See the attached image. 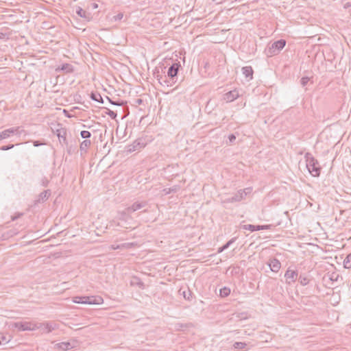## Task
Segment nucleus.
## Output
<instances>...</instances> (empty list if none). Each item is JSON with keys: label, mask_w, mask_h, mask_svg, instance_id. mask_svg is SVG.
<instances>
[{"label": "nucleus", "mask_w": 351, "mask_h": 351, "mask_svg": "<svg viewBox=\"0 0 351 351\" xmlns=\"http://www.w3.org/2000/svg\"><path fill=\"white\" fill-rule=\"evenodd\" d=\"M306 165L310 174L313 177H319L321 173L322 167L317 159L309 152L304 155Z\"/></svg>", "instance_id": "obj_1"}, {"label": "nucleus", "mask_w": 351, "mask_h": 351, "mask_svg": "<svg viewBox=\"0 0 351 351\" xmlns=\"http://www.w3.org/2000/svg\"><path fill=\"white\" fill-rule=\"evenodd\" d=\"M180 62L173 63L168 69L167 75H165V85L172 86L178 81V73L180 68Z\"/></svg>", "instance_id": "obj_2"}, {"label": "nucleus", "mask_w": 351, "mask_h": 351, "mask_svg": "<svg viewBox=\"0 0 351 351\" xmlns=\"http://www.w3.org/2000/svg\"><path fill=\"white\" fill-rule=\"evenodd\" d=\"M286 45V40L280 39L269 45L266 49L267 56H273L277 55Z\"/></svg>", "instance_id": "obj_3"}, {"label": "nucleus", "mask_w": 351, "mask_h": 351, "mask_svg": "<svg viewBox=\"0 0 351 351\" xmlns=\"http://www.w3.org/2000/svg\"><path fill=\"white\" fill-rule=\"evenodd\" d=\"M103 299L101 297L77 296L74 297L73 302L77 304H98Z\"/></svg>", "instance_id": "obj_4"}, {"label": "nucleus", "mask_w": 351, "mask_h": 351, "mask_svg": "<svg viewBox=\"0 0 351 351\" xmlns=\"http://www.w3.org/2000/svg\"><path fill=\"white\" fill-rule=\"evenodd\" d=\"M145 205L146 202H134L131 206L128 207L123 212L121 213L119 219L124 220L127 214L135 212L143 208L145 206Z\"/></svg>", "instance_id": "obj_5"}, {"label": "nucleus", "mask_w": 351, "mask_h": 351, "mask_svg": "<svg viewBox=\"0 0 351 351\" xmlns=\"http://www.w3.org/2000/svg\"><path fill=\"white\" fill-rule=\"evenodd\" d=\"M23 131L20 127L11 128L0 132V138L5 139L13 134L21 135Z\"/></svg>", "instance_id": "obj_6"}, {"label": "nucleus", "mask_w": 351, "mask_h": 351, "mask_svg": "<svg viewBox=\"0 0 351 351\" xmlns=\"http://www.w3.org/2000/svg\"><path fill=\"white\" fill-rule=\"evenodd\" d=\"M298 271L291 269V268L289 267L285 274L286 283L288 285H291L293 282H295L296 281V280L298 279Z\"/></svg>", "instance_id": "obj_7"}, {"label": "nucleus", "mask_w": 351, "mask_h": 351, "mask_svg": "<svg viewBox=\"0 0 351 351\" xmlns=\"http://www.w3.org/2000/svg\"><path fill=\"white\" fill-rule=\"evenodd\" d=\"M247 195V193L245 190H239L236 194L231 197H228L224 200L226 203H232L236 202H240Z\"/></svg>", "instance_id": "obj_8"}, {"label": "nucleus", "mask_w": 351, "mask_h": 351, "mask_svg": "<svg viewBox=\"0 0 351 351\" xmlns=\"http://www.w3.org/2000/svg\"><path fill=\"white\" fill-rule=\"evenodd\" d=\"M51 190L47 189L41 192L34 200V205L46 202L51 195Z\"/></svg>", "instance_id": "obj_9"}, {"label": "nucleus", "mask_w": 351, "mask_h": 351, "mask_svg": "<svg viewBox=\"0 0 351 351\" xmlns=\"http://www.w3.org/2000/svg\"><path fill=\"white\" fill-rule=\"evenodd\" d=\"M145 144L142 139H137L134 143L128 147V152H132L134 151H139L141 148L144 147Z\"/></svg>", "instance_id": "obj_10"}, {"label": "nucleus", "mask_w": 351, "mask_h": 351, "mask_svg": "<svg viewBox=\"0 0 351 351\" xmlns=\"http://www.w3.org/2000/svg\"><path fill=\"white\" fill-rule=\"evenodd\" d=\"M239 96L240 94L239 93V90L237 89H234L224 94L223 99L226 101V102H231L237 99L238 97H239Z\"/></svg>", "instance_id": "obj_11"}, {"label": "nucleus", "mask_w": 351, "mask_h": 351, "mask_svg": "<svg viewBox=\"0 0 351 351\" xmlns=\"http://www.w3.org/2000/svg\"><path fill=\"white\" fill-rule=\"evenodd\" d=\"M271 227V225H252V224H247L244 225L243 226V228L245 230H249L251 232H254L257 230H268L270 229Z\"/></svg>", "instance_id": "obj_12"}, {"label": "nucleus", "mask_w": 351, "mask_h": 351, "mask_svg": "<svg viewBox=\"0 0 351 351\" xmlns=\"http://www.w3.org/2000/svg\"><path fill=\"white\" fill-rule=\"evenodd\" d=\"M55 71L56 73H59L60 71L64 72V73H71L74 71V67L72 64L69 63H64L60 66H58Z\"/></svg>", "instance_id": "obj_13"}, {"label": "nucleus", "mask_w": 351, "mask_h": 351, "mask_svg": "<svg viewBox=\"0 0 351 351\" xmlns=\"http://www.w3.org/2000/svg\"><path fill=\"white\" fill-rule=\"evenodd\" d=\"M56 134L58 137L59 141L60 143L66 145V130L64 128H61L60 129H57L56 130Z\"/></svg>", "instance_id": "obj_14"}, {"label": "nucleus", "mask_w": 351, "mask_h": 351, "mask_svg": "<svg viewBox=\"0 0 351 351\" xmlns=\"http://www.w3.org/2000/svg\"><path fill=\"white\" fill-rule=\"evenodd\" d=\"M268 265L270 269L275 273H277L281 267L280 262L276 258L270 259Z\"/></svg>", "instance_id": "obj_15"}, {"label": "nucleus", "mask_w": 351, "mask_h": 351, "mask_svg": "<svg viewBox=\"0 0 351 351\" xmlns=\"http://www.w3.org/2000/svg\"><path fill=\"white\" fill-rule=\"evenodd\" d=\"M76 14L84 19L85 20H86L87 21H89L91 19H92V15H91V13L89 12H87L86 10L82 9V8L80 7H77L76 8V11H75Z\"/></svg>", "instance_id": "obj_16"}, {"label": "nucleus", "mask_w": 351, "mask_h": 351, "mask_svg": "<svg viewBox=\"0 0 351 351\" xmlns=\"http://www.w3.org/2000/svg\"><path fill=\"white\" fill-rule=\"evenodd\" d=\"M32 324L30 322H17L15 323V327L17 328L19 330L25 331V330H32L34 328L32 326Z\"/></svg>", "instance_id": "obj_17"}, {"label": "nucleus", "mask_w": 351, "mask_h": 351, "mask_svg": "<svg viewBox=\"0 0 351 351\" xmlns=\"http://www.w3.org/2000/svg\"><path fill=\"white\" fill-rule=\"evenodd\" d=\"M241 70L247 80H250L253 78L254 71L251 66H243Z\"/></svg>", "instance_id": "obj_18"}, {"label": "nucleus", "mask_w": 351, "mask_h": 351, "mask_svg": "<svg viewBox=\"0 0 351 351\" xmlns=\"http://www.w3.org/2000/svg\"><path fill=\"white\" fill-rule=\"evenodd\" d=\"M154 77L156 78L159 83L162 85V86H166L165 85V75H162V73H160V72L159 71V70L156 68L154 72Z\"/></svg>", "instance_id": "obj_19"}, {"label": "nucleus", "mask_w": 351, "mask_h": 351, "mask_svg": "<svg viewBox=\"0 0 351 351\" xmlns=\"http://www.w3.org/2000/svg\"><path fill=\"white\" fill-rule=\"evenodd\" d=\"M56 348L63 351L69 350L73 348L70 342H61L56 344Z\"/></svg>", "instance_id": "obj_20"}, {"label": "nucleus", "mask_w": 351, "mask_h": 351, "mask_svg": "<svg viewBox=\"0 0 351 351\" xmlns=\"http://www.w3.org/2000/svg\"><path fill=\"white\" fill-rule=\"evenodd\" d=\"M91 142L90 140L83 141L80 146L81 152L86 153L88 148L90 146Z\"/></svg>", "instance_id": "obj_21"}, {"label": "nucleus", "mask_w": 351, "mask_h": 351, "mask_svg": "<svg viewBox=\"0 0 351 351\" xmlns=\"http://www.w3.org/2000/svg\"><path fill=\"white\" fill-rule=\"evenodd\" d=\"M130 285L132 286H137L139 288L144 287V283L141 280V279L138 277H133L130 281Z\"/></svg>", "instance_id": "obj_22"}, {"label": "nucleus", "mask_w": 351, "mask_h": 351, "mask_svg": "<svg viewBox=\"0 0 351 351\" xmlns=\"http://www.w3.org/2000/svg\"><path fill=\"white\" fill-rule=\"evenodd\" d=\"M90 97L92 100L98 101L99 103L103 104L104 99L101 97V95L99 93H93L92 92L90 95Z\"/></svg>", "instance_id": "obj_23"}, {"label": "nucleus", "mask_w": 351, "mask_h": 351, "mask_svg": "<svg viewBox=\"0 0 351 351\" xmlns=\"http://www.w3.org/2000/svg\"><path fill=\"white\" fill-rule=\"evenodd\" d=\"M236 240V238H232L229 240L226 243L218 249V253L222 252L223 250L228 249L231 244H232Z\"/></svg>", "instance_id": "obj_24"}, {"label": "nucleus", "mask_w": 351, "mask_h": 351, "mask_svg": "<svg viewBox=\"0 0 351 351\" xmlns=\"http://www.w3.org/2000/svg\"><path fill=\"white\" fill-rule=\"evenodd\" d=\"M10 32H9L8 28H5L4 30L2 29L0 32V40H8L10 37Z\"/></svg>", "instance_id": "obj_25"}, {"label": "nucleus", "mask_w": 351, "mask_h": 351, "mask_svg": "<svg viewBox=\"0 0 351 351\" xmlns=\"http://www.w3.org/2000/svg\"><path fill=\"white\" fill-rule=\"evenodd\" d=\"M343 267L346 269H351V253L347 255L343 261Z\"/></svg>", "instance_id": "obj_26"}, {"label": "nucleus", "mask_w": 351, "mask_h": 351, "mask_svg": "<svg viewBox=\"0 0 351 351\" xmlns=\"http://www.w3.org/2000/svg\"><path fill=\"white\" fill-rule=\"evenodd\" d=\"M298 281L301 285L305 286L309 283L310 280L307 276L301 274L299 276Z\"/></svg>", "instance_id": "obj_27"}, {"label": "nucleus", "mask_w": 351, "mask_h": 351, "mask_svg": "<svg viewBox=\"0 0 351 351\" xmlns=\"http://www.w3.org/2000/svg\"><path fill=\"white\" fill-rule=\"evenodd\" d=\"M230 293V289L226 287H223L219 291V295L222 298L227 297Z\"/></svg>", "instance_id": "obj_28"}, {"label": "nucleus", "mask_w": 351, "mask_h": 351, "mask_svg": "<svg viewBox=\"0 0 351 351\" xmlns=\"http://www.w3.org/2000/svg\"><path fill=\"white\" fill-rule=\"evenodd\" d=\"M181 294L183 295L184 298L188 301H191L192 299L193 293L189 290L183 291Z\"/></svg>", "instance_id": "obj_29"}, {"label": "nucleus", "mask_w": 351, "mask_h": 351, "mask_svg": "<svg viewBox=\"0 0 351 351\" xmlns=\"http://www.w3.org/2000/svg\"><path fill=\"white\" fill-rule=\"evenodd\" d=\"M339 276V274L333 272L328 276V281L330 282V286L333 284L334 282H337L338 280Z\"/></svg>", "instance_id": "obj_30"}, {"label": "nucleus", "mask_w": 351, "mask_h": 351, "mask_svg": "<svg viewBox=\"0 0 351 351\" xmlns=\"http://www.w3.org/2000/svg\"><path fill=\"white\" fill-rule=\"evenodd\" d=\"M247 344L244 342H235L233 344L234 348L237 350H243L245 348Z\"/></svg>", "instance_id": "obj_31"}, {"label": "nucleus", "mask_w": 351, "mask_h": 351, "mask_svg": "<svg viewBox=\"0 0 351 351\" xmlns=\"http://www.w3.org/2000/svg\"><path fill=\"white\" fill-rule=\"evenodd\" d=\"M80 136L82 138H84L85 140H88V138H90L91 136V133L87 130H82L80 132Z\"/></svg>", "instance_id": "obj_32"}, {"label": "nucleus", "mask_w": 351, "mask_h": 351, "mask_svg": "<svg viewBox=\"0 0 351 351\" xmlns=\"http://www.w3.org/2000/svg\"><path fill=\"white\" fill-rule=\"evenodd\" d=\"M180 187L179 186H173V187L171 188H169V189H164V191H165V193L166 194H169V193H176L178 190H179Z\"/></svg>", "instance_id": "obj_33"}, {"label": "nucleus", "mask_w": 351, "mask_h": 351, "mask_svg": "<svg viewBox=\"0 0 351 351\" xmlns=\"http://www.w3.org/2000/svg\"><path fill=\"white\" fill-rule=\"evenodd\" d=\"M9 340H8L7 337L2 333H0V345L5 344L8 343Z\"/></svg>", "instance_id": "obj_34"}, {"label": "nucleus", "mask_w": 351, "mask_h": 351, "mask_svg": "<svg viewBox=\"0 0 351 351\" xmlns=\"http://www.w3.org/2000/svg\"><path fill=\"white\" fill-rule=\"evenodd\" d=\"M18 231H16V230L14 229H12V230H10L8 232H7V236H5L3 235V237H6L7 238L8 237H12L16 234H18Z\"/></svg>", "instance_id": "obj_35"}, {"label": "nucleus", "mask_w": 351, "mask_h": 351, "mask_svg": "<svg viewBox=\"0 0 351 351\" xmlns=\"http://www.w3.org/2000/svg\"><path fill=\"white\" fill-rule=\"evenodd\" d=\"M310 78L308 77H302L300 80V84L304 87L305 86L308 82H309Z\"/></svg>", "instance_id": "obj_36"}, {"label": "nucleus", "mask_w": 351, "mask_h": 351, "mask_svg": "<svg viewBox=\"0 0 351 351\" xmlns=\"http://www.w3.org/2000/svg\"><path fill=\"white\" fill-rule=\"evenodd\" d=\"M106 114L112 119H115V118L117 117V112H115L112 110H110L109 109H108Z\"/></svg>", "instance_id": "obj_37"}, {"label": "nucleus", "mask_w": 351, "mask_h": 351, "mask_svg": "<svg viewBox=\"0 0 351 351\" xmlns=\"http://www.w3.org/2000/svg\"><path fill=\"white\" fill-rule=\"evenodd\" d=\"M15 145L14 144H9L8 145H4V146H2L0 149L3 150V151H7V150H9V149H12L14 147Z\"/></svg>", "instance_id": "obj_38"}, {"label": "nucleus", "mask_w": 351, "mask_h": 351, "mask_svg": "<svg viewBox=\"0 0 351 351\" xmlns=\"http://www.w3.org/2000/svg\"><path fill=\"white\" fill-rule=\"evenodd\" d=\"M49 183V180L46 177H43L41 179V185L44 187H47Z\"/></svg>", "instance_id": "obj_39"}, {"label": "nucleus", "mask_w": 351, "mask_h": 351, "mask_svg": "<svg viewBox=\"0 0 351 351\" xmlns=\"http://www.w3.org/2000/svg\"><path fill=\"white\" fill-rule=\"evenodd\" d=\"M123 17V14L122 12L118 13L117 15L113 16V19L114 21H121Z\"/></svg>", "instance_id": "obj_40"}, {"label": "nucleus", "mask_w": 351, "mask_h": 351, "mask_svg": "<svg viewBox=\"0 0 351 351\" xmlns=\"http://www.w3.org/2000/svg\"><path fill=\"white\" fill-rule=\"evenodd\" d=\"M109 226L110 227H114V226H121V227L125 228V226L121 225L119 222H116L114 220L110 222V225ZM125 228H127V227H125Z\"/></svg>", "instance_id": "obj_41"}, {"label": "nucleus", "mask_w": 351, "mask_h": 351, "mask_svg": "<svg viewBox=\"0 0 351 351\" xmlns=\"http://www.w3.org/2000/svg\"><path fill=\"white\" fill-rule=\"evenodd\" d=\"M23 215V213H18L16 215L12 216L11 219H12V221H15L17 219L20 218Z\"/></svg>", "instance_id": "obj_42"}, {"label": "nucleus", "mask_w": 351, "mask_h": 351, "mask_svg": "<svg viewBox=\"0 0 351 351\" xmlns=\"http://www.w3.org/2000/svg\"><path fill=\"white\" fill-rule=\"evenodd\" d=\"M237 136L235 134H231L228 136V140L230 143H234V141L236 140Z\"/></svg>", "instance_id": "obj_43"}, {"label": "nucleus", "mask_w": 351, "mask_h": 351, "mask_svg": "<svg viewBox=\"0 0 351 351\" xmlns=\"http://www.w3.org/2000/svg\"><path fill=\"white\" fill-rule=\"evenodd\" d=\"M32 143L34 147H39L40 145H45V143L44 142H41L40 141H33Z\"/></svg>", "instance_id": "obj_44"}, {"label": "nucleus", "mask_w": 351, "mask_h": 351, "mask_svg": "<svg viewBox=\"0 0 351 351\" xmlns=\"http://www.w3.org/2000/svg\"><path fill=\"white\" fill-rule=\"evenodd\" d=\"M46 328L47 329L48 332H51L53 330V327L49 323L46 324Z\"/></svg>", "instance_id": "obj_45"}, {"label": "nucleus", "mask_w": 351, "mask_h": 351, "mask_svg": "<svg viewBox=\"0 0 351 351\" xmlns=\"http://www.w3.org/2000/svg\"><path fill=\"white\" fill-rule=\"evenodd\" d=\"M125 102L123 101H114V104H112L113 105H116V106H122L125 104Z\"/></svg>", "instance_id": "obj_46"}, {"label": "nucleus", "mask_w": 351, "mask_h": 351, "mask_svg": "<svg viewBox=\"0 0 351 351\" xmlns=\"http://www.w3.org/2000/svg\"><path fill=\"white\" fill-rule=\"evenodd\" d=\"M132 245H134L133 243H123V244L121 245V247H128L129 246H132Z\"/></svg>", "instance_id": "obj_47"}, {"label": "nucleus", "mask_w": 351, "mask_h": 351, "mask_svg": "<svg viewBox=\"0 0 351 351\" xmlns=\"http://www.w3.org/2000/svg\"><path fill=\"white\" fill-rule=\"evenodd\" d=\"M90 6H91L92 9L95 10V9H97L98 8V4L96 3H92L90 4Z\"/></svg>", "instance_id": "obj_48"}, {"label": "nucleus", "mask_w": 351, "mask_h": 351, "mask_svg": "<svg viewBox=\"0 0 351 351\" xmlns=\"http://www.w3.org/2000/svg\"><path fill=\"white\" fill-rule=\"evenodd\" d=\"M121 247H121V245H112L111 246V248H112V249H113V250H117V249H119V248H121Z\"/></svg>", "instance_id": "obj_49"}, {"label": "nucleus", "mask_w": 351, "mask_h": 351, "mask_svg": "<svg viewBox=\"0 0 351 351\" xmlns=\"http://www.w3.org/2000/svg\"><path fill=\"white\" fill-rule=\"evenodd\" d=\"M350 7H351V3H350V2H347V3H345V4H344V5H343V8H344L345 9H347V8H350Z\"/></svg>", "instance_id": "obj_50"}, {"label": "nucleus", "mask_w": 351, "mask_h": 351, "mask_svg": "<svg viewBox=\"0 0 351 351\" xmlns=\"http://www.w3.org/2000/svg\"><path fill=\"white\" fill-rule=\"evenodd\" d=\"M64 112L67 117H71V115L66 110H64Z\"/></svg>", "instance_id": "obj_51"}, {"label": "nucleus", "mask_w": 351, "mask_h": 351, "mask_svg": "<svg viewBox=\"0 0 351 351\" xmlns=\"http://www.w3.org/2000/svg\"><path fill=\"white\" fill-rule=\"evenodd\" d=\"M244 190L247 193V194L250 193L252 191V189L250 188H247V189H245Z\"/></svg>", "instance_id": "obj_52"}, {"label": "nucleus", "mask_w": 351, "mask_h": 351, "mask_svg": "<svg viewBox=\"0 0 351 351\" xmlns=\"http://www.w3.org/2000/svg\"><path fill=\"white\" fill-rule=\"evenodd\" d=\"M142 102H143V100H142L141 99H138L136 100V103H137L138 104H141Z\"/></svg>", "instance_id": "obj_53"}, {"label": "nucleus", "mask_w": 351, "mask_h": 351, "mask_svg": "<svg viewBox=\"0 0 351 351\" xmlns=\"http://www.w3.org/2000/svg\"><path fill=\"white\" fill-rule=\"evenodd\" d=\"M107 99H108V101H109V102H110V104H114V101H112L110 98H109L108 97H107Z\"/></svg>", "instance_id": "obj_54"}, {"label": "nucleus", "mask_w": 351, "mask_h": 351, "mask_svg": "<svg viewBox=\"0 0 351 351\" xmlns=\"http://www.w3.org/2000/svg\"><path fill=\"white\" fill-rule=\"evenodd\" d=\"M3 138H0V141L2 140Z\"/></svg>", "instance_id": "obj_55"}]
</instances>
